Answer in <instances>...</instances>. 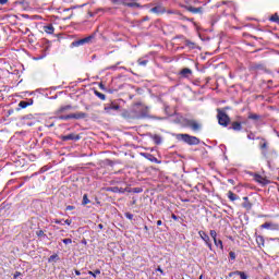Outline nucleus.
I'll use <instances>...</instances> for the list:
<instances>
[{
	"label": "nucleus",
	"mask_w": 279,
	"mask_h": 279,
	"mask_svg": "<svg viewBox=\"0 0 279 279\" xmlns=\"http://www.w3.org/2000/svg\"><path fill=\"white\" fill-rule=\"evenodd\" d=\"M177 138L183 141V143H186L187 145H199V138L196 136H191L189 134H179L177 135Z\"/></svg>",
	"instance_id": "1"
},
{
	"label": "nucleus",
	"mask_w": 279,
	"mask_h": 279,
	"mask_svg": "<svg viewBox=\"0 0 279 279\" xmlns=\"http://www.w3.org/2000/svg\"><path fill=\"white\" fill-rule=\"evenodd\" d=\"M87 114L82 112V111H78L76 113H71V114H68V116H61L59 117V119H61L62 121H69V119H86Z\"/></svg>",
	"instance_id": "2"
},
{
	"label": "nucleus",
	"mask_w": 279,
	"mask_h": 279,
	"mask_svg": "<svg viewBox=\"0 0 279 279\" xmlns=\"http://www.w3.org/2000/svg\"><path fill=\"white\" fill-rule=\"evenodd\" d=\"M218 123L219 125H223L225 128L228 126L230 123V118L223 111L218 109Z\"/></svg>",
	"instance_id": "3"
},
{
	"label": "nucleus",
	"mask_w": 279,
	"mask_h": 279,
	"mask_svg": "<svg viewBox=\"0 0 279 279\" xmlns=\"http://www.w3.org/2000/svg\"><path fill=\"white\" fill-rule=\"evenodd\" d=\"M186 126L191 128V130H193L194 132H197L198 130H202V124H199L195 120H187L186 121Z\"/></svg>",
	"instance_id": "4"
},
{
	"label": "nucleus",
	"mask_w": 279,
	"mask_h": 279,
	"mask_svg": "<svg viewBox=\"0 0 279 279\" xmlns=\"http://www.w3.org/2000/svg\"><path fill=\"white\" fill-rule=\"evenodd\" d=\"M198 234L201 239H203V241L206 243L207 247H209V250H213V243H210V236H208V234H206V232L204 231H199Z\"/></svg>",
	"instance_id": "5"
},
{
	"label": "nucleus",
	"mask_w": 279,
	"mask_h": 279,
	"mask_svg": "<svg viewBox=\"0 0 279 279\" xmlns=\"http://www.w3.org/2000/svg\"><path fill=\"white\" fill-rule=\"evenodd\" d=\"M149 12H151L153 14H165L167 12V10L162 5H157V7L151 8L149 10Z\"/></svg>",
	"instance_id": "6"
},
{
	"label": "nucleus",
	"mask_w": 279,
	"mask_h": 279,
	"mask_svg": "<svg viewBox=\"0 0 279 279\" xmlns=\"http://www.w3.org/2000/svg\"><path fill=\"white\" fill-rule=\"evenodd\" d=\"M254 180L255 182H258V184H269V180H267L265 177L260 175V174H255L254 175Z\"/></svg>",
	"instance_id": "7"
},
{
	"label": "nucleus",
	"mask_w": 279,
	"mask_h": 279,
	"mask_svg": "<svg viewBox=\"0 0 279 279\" xmlns=\"http://www.w3.org/2000/svg\"><path fill=\"white\" fill-rule=\"evenodd\" d=\"M80 135H75L74 133L62 136V141H80Z\"/></svg>",
	"instance_id": "8"
},
{
	"label": "nucleus",
	"mask_w": 279,
	"mask_h": 279,
	"mask_svg": "<svg viewBox=\"0 0 279 279\" xmlns=\"http://www.w3.org/2000/svg\"><path fill=\"white\" fill-rule=\"evenodd\" d=\"M260 228H264L265 230H278V225L265 222L264 225L260 226Z\"/></svg>",
	"instance_id": "9"
},
{
	"label": "nucleus",
	"mask_w": 279,
	"mask_h": 279,
	"mask_svg": "<svg viewBox=\"0 0 279 279\" xmlns=\"http://www.w3.org/2000/svg\"><path fill=\"white\" fill-rule=\"evenodd\" d=\"M86 43H90V37H86V38L80 39L78 41H74L72 45L74 47H80V45H86Z\"/></svg>",
	"instance_id": "10"
},
{
	"label": "nucleus",
	"mask_w": 279,
	"mask_h": 279,
	"mask_svg": "<svg viewBox=\"0 0 279 279\" xmlns=\"http://www.w3.org/2000/svg\"><path fill=\"white\" fill-rule=\"evenodd\" d=\"M111 110H119V105L111 104L105 107V112L110 114Z\"/></svg>",
	"instance_id": "11"
},
{
	"label": "nucleus",
	"mask_w": 279,
	"mask_h": 279,
	"mask_svg": "<svg viewBox=\"0 0 279 279\" xmlns=\"http://www.w3.org/2000/svg\"><path fill=\"white\" fill-rule=\"evenodd\" d=\"M118 3H121L122 5H129L130 8H134L136 3L132 2V0H118Z\"/></svg>",
	"instance_id": "12"
},
{
	"label": "nucleus",
	"mask_w": 279,
	"mask_h": 279,
	"mask_svg": "<svg viewBox=\"0 0 279 279\" xmlns=\"http://www.w3.org/2000/svg\"><path fill=\"white\" fill-rule=\"evenodd\" d=\"M44 32H46V34H53V32H56V28L52 24H49L44 26Z\"/></svg>",
	"instance_id": "13"
},
{
	"label": "nucleus",
	"mask_w": 279,
	"mask_h": 279,
	"mask_svg": "<svg viewBox=\"0 0 279 279\" xmlns=\"http://www.w3.org/2000/svg\"><path fill=\"white\" fill-rule=\"evenodd\" d=\"M227 196L230 199V202H236V199H239V195L234 194L232 191H229Z\"/></svg>",
	"instance_id": "14"
},
{
	"label": "nucleus",
	"mask_w": 279,
	"mask_h": 279,
	"mask_svg": "<svg viewBox=\"0 0 279 279\" xmlns=\"http://www.w3.org/2000/svg\"><path fill=\"white\" fill-rule=\"evenodd\" d=\"M145 158H147V160H149L150 162H156L157 165L160 162L158 160V158L154 157L153 155L150 154H144Z\"/></svg>",
	"instance_id": "15"
},
{
	"label": "nucleus",
	"mask_w": 279,
	"mask_h": 279,
	"mask_svg": "<svg viewBox=\"0 0 279 279\" xmlns=\"http://www.w3.org/2000/svg\"><path fill=\"white\" fill-rule=\"evenodd\" d=\"M66 110H73V107L71 105L61 107L58 111L57 114H62V112H66Z\"/></svg>",
	"instance_id": "16"
},
{
	"label": "nucleus",
	"mask_w": 279,
	"mask_h": 279,
	"mask_svg": "<svg viewBox=\"0 0 279 279\" xmlns=\"http://www.w3.org/2000/svg\"><path fill=\"white\" fill-rule=\"evenodd\" d=\"M27 106H32V102H28L25 100H22L19 102V108L25 109V108H27Z\"/></svg>",
	"instance_id": "17"
},
{
	"label": "nucleus",
	"mask_w": 279,
	"mask_h": 279,
	"mask_svg": "<svg viewBox=\"0 0 279 279\" xmlns=\"http://www.w3.org/2000/svg\"><path fill=\"white\" fill-rule=\"evenodd\" d=\"M214 243L216 245V247H220V250H223V242L221 240H214Z\"/></svg>",
	"instance_id": "18"
},
{
	"label": "nucleus",
	"mask_w": 279,
	"mask_h": 279,
	"mask_svg": "<svg viewBox=\"0 0 279 279\" xmlns=\"http://www.w3.org/2000/svg\"><path fill=\"white\" fill-rule=\"evenodd\" d=\"M232 130H235L236 132L241 131V123H239V122H233V124H232Z\"/></svg>",
	"instance_id": "19"
},
{
	"label": "nucleus",
	"mask_w": 279,
	"mask_h": 279,
	"mask_svg": "<svg viewBox=\"0 0 279 279\" xmlns=\"http://www.w3.org/2000/svg\"><path fill=\"white\" fill-rule=\"evenodd\" d=\"M248 119H252L253 121H258V119H260V116L256 113H251L248 114Z\"/></svg>",
	"instance_id": "20"
},
{
	"label": "nucleus",
	"mask_w": 279,
	"mask_h": 279,
	"mask_svg": "<svg viewBox=\"0 0 279 279\" xmlns=\"http://www.w3.org/2000/svg\"><path fill=\"white\" fill-rule=\"evenodd\" d=\"M234 274H236V276H240L241 279H247V275H245V272L243 271L236 270L234 271Z\"/></svg>",
	"instance_id": "21"
},
{
	"label": "nucleus",
	"mask_w": 279,
	"mask_h": 279,
	"mask_svg": "<svg viewBox=\"0 0 279 279\" xmlns=\"http://www.w3.org/2000/svg\"><path fill=\"white\" fill-rule=\"evenodd\" d=\"M88 274H89V276H93L94 278H97V276H99V274H101V270L96 269L95 271H89Z\"/></svg>",
	"instance_id": "22"
},
{
	"label": "nucleus",
	"mask_w": 279,
	"mask_h": 279,
	"mask_svg": "<svg viewBox=\"0 0 279 279\" xmlns=\"http://www.w3.org/2000/svg\"><path fill=\"white\" fill-rule=\"evenodd\" d=\"M192 71L189 68H185L181 71V75H191Z\"/></svg>",
	"instance_id": "23"
},
{
	"label": "nucleus",
	"mask_w": 279,
	"mask_h": 279,
	"mask_svg": "<svg viewBox=\"0 0 279 279\" xmlns=\"http://www.w3.org/2000/svg\"><path fill=\"white\" fill-rule=\"evenodd\" d=\"M86 204H90V199H88V195L84 194V196H83V206H86Z\"/></svg>",
	"instance_id": "24"
},
{
	"label": "nucleus",
	"mask_w": 279,
	"mask_h": 279,
	"mask_svg": "<svg viewBox=\"0 0 279 279\" xmlns=\"http://www.w3.org/2000/svg\"><path fill=\"white\" fill-rule=\"evenodd\" d=\"M209 234H210L211 239H214V241H215V239H217V231L210 230Z\"/></svg>",
	"instance_id": "25"
},
{
	"label": "nucleus",
	"mask_w": 279,
	"mask_h": 279,
	"mask_svg": "<svg viewBox=\"0 0 279 279\" xmlns=\"http://www.w3.org/2000/svg\"><path fill=\"white\" fill-rule=\"evenodd\" d=\"M270 21H272V23H279V17H278V15H272V16L270 17Z\"/></svg>",
	"instance_id": "26"
},
{
	"label": "nucleus",
	"mask_w": 279,
	"mask_h": 279,
	"mask_svg": "<svg viewBox=\"0 0 279 279\" xmlns=\"http://www.w3.org/2000/svg\"><path fill=\"white\" fill-rule=\"evenodd\" d=\"M96 95H97V97H99V99H102V101L106 99V95H104L99 92H96Z\"/></svg>",
	"instance_id": "27"
},
{
	"label": "nucleus",
	"mask_w": 279,
	"mask_h": 279,
	"mask_svg": "<svg viewBox=\"0 0 279 279\" xmlns=\"http://www.w3.org/2000/svg\"><path fill=\"white\" fill-rule=\"evenodd\" d=\"M63 243L65 245H70L71 243H73V240H71V239H63Z\"/></svg>",
	"instance_id": "28"
},
{
	"label": "nucleus",
	"mask_w": 279,
	"mask_h": 279,
	"mask_svg": "<svg viewBox=\"0 0 279 279\" xmlns=\"http://www.w3.org/2000/svg\"><path fill=\"white\" fill-rule=\"evenodd\" d=\"M56 258H58V255H51L48 260H49V263H53V260H56Z\"/></svg>",
	"instance_id": "29"
},
{
	"label": "nucleus",
	"mask_w": 279,
	"mask_h": 279,
	"mask_svg": "<svg viewBox=\"0 0 279 279\" xmlns=\"http://www.w3.org/2000/svg\"><path fill=\"white\" fill-rule=\"evenodd\" d=\"M186 47H191V49H193V47H195V44L191 41H186Z\"/></svg>",
	"instance_id": "30"
},
{
	"label": "nucleus",
	"mask_w": 279,
	"mask_h": 279,
	"mask_svg": "<svg viewBox=\"0 0 279 279\" xmlns=\"http://www.w3.org/2000/svg\"><path fill=\"white\" fill-rule=\"evenodd\" d=\"M138 64H141V66H146L147 65V60L138 61Z\"/></svg>",
	"instance_id": "31"
},
{
	"label": "nucleus",
	"mask_w": 279,
	"mask_h": 279,
	"mask_svg": "<svg viewBox=\"0 0 279 279\" xmlns=\"http://www.w3.org/2000/svg\"><path fill=\"white\" fill-rule=\"evenodd\" d=\"M229 256L232 260H234V258H236V255L234 254V252H230Z\"/></svg>",
	"instance_id": "32"
},
{
	"label": "nucleus",
	"mask_w": 279,
	"mask_h": 279,
	"mask_svg": "<svg viewBox=\"0 0 279 279\" xmlns=\"http://www.w3.org/2000/svg\"><path fill=\"white\" fill-rule=\"evenodd\" d=\"M37 236H45V231L43 230L37 231Z\"/></svg>",
	"instance_id": "33"
},
{
	"label": "nucleus",
	"mask_w": 279,
	"mask_h": 279,
	"mask_svg": "<svg viewBox=\"0 0 279 279\" xmlns=\"http://www.w3.org/2000/svg\"><path fill=\"white\" fill-rule=\"evenodd\" d=\"M243 207L250 209V208H252V205L250 203H244Z\"/></svg>",
	"instance_id": "34"
},
{
	"label": "nucleus",
	"mask_w": 279,
	"mask_h": 279,
	"mask_svg": "<svg viewBox=\"0 0 279 279\" xmlns=\"http://www.w3.org/2000/svg\"><path fill=\"white\" fill-rule=\"evenodd\" d=\"M125 217H126V219H133L134 216L132 214L128 213V214H125Z\"/></svg>",
	"instance_id": "35"
},
{
	"label": "nucleus",
	"mask_w": 279,
	"mask_h": 279,
	"mask_svg": "<svg viewBox=\"0 0 279 279\" xmlns=\"http://www.w3.org/2000/svg\"><path fill=\"white\" fill-rule=\"evenodd\" d=\"M66 210H75V206L69 205V206L66 207Z\"/></svg>",
	"instance_id": "36"
},
{
	"label": "nucleus",
	"mask_w": 279,
	"mask_h": 279,
	"mask_svg": "<svg viewBox=\"0 0 279 279\" xmlns=\"http://www.w3.org/2000/svg\"><path fill=\"white\" fill-rule=\"evenodd\" d=\"M157 271H159L162 276H165V271L162 270V268H160V266L157 268Z\"/></svg>",
	"instance_id": "37"
},
{
	"label": "nucleus",
	"mask_w": 279,
	"mask_h": 279,
	"mask_svg": "<svg viewBox=\"0 0 279 279\" xmlns=\"http://www.w3.org/2000/svg\"><path fill=\"white\" fill-rule=\"evenodd\" d=\"M8 3V0H0V5H5Z\"/></svg>",
	"instance_id": "38"
},
{
	"label": "nucleus",
	"mask_w": 279,
	"mask_h": 279,
	"mask_svg": "<svg viewBox=\"0 0 279 279\" xmlns=\"http://www.w3.org/2000/svg\"><path fill=\"white\" fill-rule=\"evenodd\" d=\"M199 11L202 12V10H201V9H197V8H195V9L192 10V12H194L195 14H197V12H199Z\"/></svg>",
	"instance_id": "39"
},
{
	"label": "nucleus",
	"mask_w": 279,
	"mask_h": 279,
	"mask_svg": "<svg viewBox=\"0 0 279 279\" xmlns=\"http://www.w3.org/2000/svg\"><path fill=\"white\" fill-rule=\"evenodd\" d=\"M64 223H66V226H71V220L66 219Z\"/></svg>",
	"instance_id": "40"
},
{
	"label": "nucleus",
	"mask_w": 279,
	"mask_h": 279,
	"mask_svg": "<svg viewBox=\"0 0 279 279\" xmlns=\"http://www.w3.org/2000/svg\"><path fill=\"white\" fill-rule=\"evenodd\" d=\"M247 138L254 140V135H253V134H248V135H247Z\"/></svg>",
	"instance_id": "41"
},
{
	"label": "nucleus",
	"mask_w": 279,
	"mask_h": 279,
	"mask_svg": "<svg viewBox=\"0 0 279 279\" xmlns=\"http://www.w3.org/2000/svg\"><path fill=\"white\" fill-rule=\"evenodd\" d=\"M143 190H141V189H135L134 190V193H141Z\"/></svg>",
	"instance_id": "42"
},
{
	"label": "nucleus",
	"mask_w": 279,
	"mask_h": 279,
	"mask_svg": "<svg viewBox=\"0 0 279 279\" xmlns=\"http://www.w3.org/2000/svg\"><path fill=\"white\" fill-rule=\"evenodd\" d=\"M232 276H236V274L233 271V272H230L229 274V277L232 278Z\"/></svg>",
	"instance_id": "43"
},
{
	"label": "nucleus",
	"mask_w": 279,
	"mask_h": 279,
	"mask_svg": "<svg viewBox=\"0 0 279 279\" xmlns=\"http://www.w3.org/2000/svg\"><path fill=\"white\" fill-rule=\"evenodd\" d=\"M157 226H162V220H158Z\"/></svg>",
	"instance_id": "44"
},
{
	"label": "nucleus",
	"mask_w": 279,
	"mask_h": 279,
	"mask_svg": "<svg viewBox=\"0 0 279 279\" xmlns=\"http://www.w3.org/2000/svg\"><path fill=\"white\" fill-rule=\"evenodd\" d=\"M99 230H104V225H98Z\"/></svg>",
	"instance_id": "45"
},
{
	"label": "nucleus",
	"mask_w": 279,
	"mask_h": 279,
	"mask_svg": "<svg viewBox=\"0 0 279 279\" xmlns=\"http://www.w3.org/2000/svg\"><path fill=\"white\" fill-rule=\"evenodd\" d=\"M265 147H267V143H264V144L262 145V149H265Z\"/></svg>",
	"instance_id": "46"
},
{
	"label": "nucleus",
	"mask_w": 279,
	"mask_h": 279,
	"mask_svg": "<svg viewBox=\"0 0 279 279\" xmlns=\"http://www.w3.org/2000/svg\"><path fill=\"white\" fill-rule=\"evenodd\" d=\"M75 274H76L77 276H82V272H80V270H75Z\"/></svg>",
	"instance_id": "47"
},
{
	"label": "nucleus",
	"mask_w": 279,
	"mask_h": 279,
	"mask_svg": "<svg viewBox=\"0 0 279 279\" xmlns=\"http://www.w3.org/2000/svg\"><path fill=\"white\" fill-rule=\"evenodd\" d=\"M172 219L178 220V216L172 215Z\"/></svg>",
	"instance_id": "48"
},
{
	"label": "nucleus",
	"mask_w": 279,
	"mask_h": 279,
	"mask_svg": "<svg viewBox=\"0 0 279 279\" xmlns=\"http://www.w3.org/2000/svg\"><path fill=\"white\" fill-rule=\"evenodd\" d=\"M244 201H247V197H246V196L244 197Z\"/></svg>",
	"instance_id": "49"
},
{
	"label": "nucleus",
	"mask_w": 279,
	"mask_h": 279,
	"mask_svg": "<svg viewBox=\"0 0 279 279\" xmlns=\"http://www.w3.org/2000/svg\"><path fill=\"white\" fill-rule=\"evenodd\" d=\"M203 278H204V276L201 275V279H203Z\"/></svg>",
	"instance_id": "50"
},
{
	"label": "nucleus",
	"mask_w": 279,
	"mask_h": 279,
	"mask_svg": "<svg viewBox=\"0 0 279 279\" xmlns=\"http://www.w3.org/2000/svg\"><path fill=\"white\" fill-rule=\"evenodd\" d=\"M157 143H160L159 140H157Z\"/></svg>",
	"instance_id": "51"
},
{
	"label": "nucleus",
	"mask_w": 279,
	"mask_h": 279,
	"mask_svg": "<svg viewBox=\"0 0 279 279\" xmlns=\"http://www.w3.org/2000/svg\"><path fill=\"white\" fill-rule=\"evenodd\" d=\"M157 143H160L159 140H157Z\"/></svg>",
	"instance_id": "52"
}]
</instances>
